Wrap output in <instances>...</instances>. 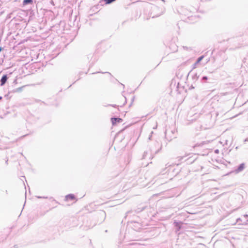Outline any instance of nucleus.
Listing matches in <instances>:
<instances>
[{"label":"nucleus","mask_w":248,"mask_h":248,"mask_svg":"<svg viewBox=\"0 0 248 248\" xmlns=\"http://www.w3.org/2000/svg\"><path fill=\"white\" fill-rule=\"evenodd\" d=\"M245 168L244 164L242 163L240 165V166L238 167V168L235 171L236 173L242 171Z\"/></svg>","instance_id":"f257e3e1"},{"label":"nucleus","mask_w":248,"mask_h":248,"mask_svg":"<svg viewBox=\"0 0 248 248\" xmlns=\"http://www.w3.org/2000/svg\"><path fill=\"white\" fill-rule=\"evenodd\" d=\"M111 121L113 124H116L117 123H120L122 121V120L120 118H111Z\"/></svg>","instance_id":"f03ea898"},{"label":"nucleus","mask_w":248,"mask_h":248,"mask_svg":"<svg viewBox=\"0 0 248 248\" xmlns=\"http://www.w3.org/2000/svg\"><path fill=\"white\" fill-rule=\"evenodd\" d=\"M7 79V76L6 75L3 76L0 80V85L1 86L3 85L6 82Z\"/></svg>","instance_id":"7ed1b4c3"},{"label":"nucleus","mask_w":248,"mask_h":248,"mask_svg":"<svg viewBox=\"0 0 248 248\" xmlns=\"http://www.w3.org/2000/svg\"><path fill=\"white\" fill-rule=\"evenodd\" d=\"M75 199V197L73 194H69L65 196V200L66 201L73 200Z\"/></svg>","instance_id":"20e7f679"},{"label":"nucleus","mask_w":248,"mask_h":248,"mask_svg":"<svg viewBox=\"0 0 248 248\" xmlns=\"http://www.w3.org/2000/svg\"><path fill=\"white\" fill-rule=\"evenodd\" d=\"M31 2H32V0H24L23 2V4L24 5H27V4L31 3Z\"/></svg>","instance_id":"39448f33"},{"label":"nucleus","mask_w":248,"mask_h":248,"mask_svg":"<svg viewBox=\"0 0 248 248\" xmlns=\"http://www.w3.org/2000/svg\"><path fill=\"white\" fill-rule=\"evenodd\" d=\"M203 58V56H201L199 57L197 60V62H195V65H197L198 63H199Z\"/></svg>","instance_id":"423d86ee"},{"label":"nucleus","mask_w":248,"mask_h":248,"mask_svg":"<svg viewBox=\"0 0 248 248\" xmlns=\"http://www.w3.org/2000/svg\"><path fill=\"white\" fill-rule=\"evenodd\" d=\"M105 0L106 1L107 4H109V3H111V2H113L115 0Z\"/></svg>","instance_id":"0eeeda50"},{"label":"nucleus","mask_w":248,"mask_h":248,"mask_svg":"<svg viewBox=\"0 0 248 248\" xmlns=\"http://www.w3.org/2000/svg\"><path fill=\"white\" fill-rule=\"evenodd\" d=\"M147 154V152H145L143 154V158H145V157L146 156V155Z\"/></svg>","instance_id":"6e6552de"},{"label":"nucleus","mask_w":248,"mask_h":248,"mask_svg":"<svg viewBox=\"0 0 248 248\" xmlns=\"http://www.w3.org/2000/svg\"><path fill=\"white\" fill-rule=\"evenodd\" d=\"M244 217H246V221H248V215H244Z\"/></svg>","instance_id":"1a4fd4ad"},{"label":"nucleus","mask_w":248,"mask_h":248,"mask_svg":"<svg viewBox=\"0 0 248 248\" xmlns=\"http://www.w3.org/2000/svg\"><path fill=\"white\" fill-rule=\"evenodd\" d=\"M207 79H208V78H207V77H206V76L203 77L202 78V80H207Z\"/></svg>","instance_id":"9d476101"},{"label":"nucleus","mask_w":248,"mask_h":248,"mask_svg":"<svg viewBox=\"0 0 248 248\" xmlns=\"http://www.w3.org/2000/svg\"><path fill=\"white\" fill-rule=\"evenodd\" d=\"M215 153L216 154H218L219 153V150L218 149H217L215 151Z\"/></svg>","instance_id":"9b49d317"},{"label":"nucleus","mask_w":248,"mask_h":248,"mask_svg":"<svg viewBox=\"0 0 248 248\" xmlns=\"http://www.w3.org/2000/svg\"><path fill=\"white\" fill-rule=\"evenodd\" d=\"M239 221H241V219L240 218H238L236 220L237 222H239Z\"/></svg>","instance_id":"f8f14e48"},{"label":"nucleus","mask_w":248,"mask_h":248,"mask_svg":"<svg viewBox=\"0 0 248 248\" xmlns=\"http://www.w3.org/2000/svg\"><path fill=\"white\" fill-rule=\"evenodd\" d=\"M197 67V65H195V63H194V64L193 65V68H196Z\"/></svg>","instance_id":"ddd939ff"},{"label":"nucleus","mask_w":248,"mask_h":248,"mask_svg":"<svg viewBox=\"0 0 248 248\" xmlns=\"http://www.w3.org/2000/svg\"><path fill=\"white\" fill-rule=\"evenodd\" d=\"M248 141V138L246 139L245 140V142H246V141Z\"/></svg>","instance_id":"4468645a"},{"label":"nucleus","mask_w":248,"mask_h":248,"mask_svg":"<svg viewBox=\"0 0 248 248\" xmlns=\"http://www.w3.org/2000/svg\"><path fill=\"white\" fill-rule=\"evenodd\" d=\"M38 198H46L45 197H38Z\"/></svg>","instance_id":"2eb2a0df"},{"label":"nucleus","mask_w":248,"mask_h":248,"mask_svg":"<svg viewBox=\"0 0 248 248\" xmlns=\"http://www.w3.org/2000/svg\"><path fill=\"white\" fill-rule=\"evenodd\" d=\"M156 126H157V125H156V126H155V127H154V129H155V128H156Z\"/></svg>","instance_id":"dca6fc26"},{"label":"nucleus","mask_w":248,"mask_h":248,"mask_svg":"<svg viewBox=\"0 0 248 248\" xmlns=\"http://www.w3.org/2000/svg\"><path fill=\"white\" fill-rule=\"evenodd\" d=\"M178 224V223H177L176 225L177 226Z\"/></svg>","instance_id":"f3484780"},{"label":"nucleus","mask_w":248,"mask_h":248,"mask_svg":"<svg viewBox=\"0 0 248 248\" xmlns=\"http://www.w3.org/2000/svg\"><path fill=\"white\" fill-rule=\"evenodd\" d=\"M1 47H0V51H1Z\"/></svg>","instance_id":"a211bd4d"}]
</instances>
